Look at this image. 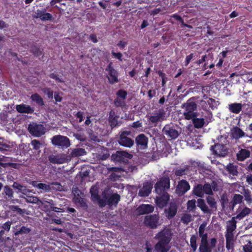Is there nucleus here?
Segmentation results:
<instances>
[{"label": "nucleus", "instance_id": "nucleus-1", "mask_svg": "<svg viewBox=\"0 0 252 252\" xmlns=\"http://www.w3.org/2000/svg\"><path fill=\"white\" fill-rule=\"evenodd\" d=\"M172 233L169 229H164L158 232L155 236V239L158 241L154 246L156 252H168L171 246L169 244L171 241Z\"/></svg>", "mask_w": 252, "mask_h": 252}, {"label": "nucleus", "instance_id": "nucleus-2", "mask_svg": "<svg viewBox=\"0 0 252 252\" xmlns=\"http://www.w3.org/2000/svg\"><path fill=\"white\" fill-rule=\"evenodd\" d=\"M196 99L195 97H191L182 105V108L184 109L183 115L187 120H190L199 115L196 111L197 107Z\"/></svg>", "mask_w": 252, "mask_h": 252}, {"label": "nucleus", "instance_id": "nucleus-3", "mask_svg": "<svg viewBox=\"0 0 252 252\" xmlns=\"http://www.w3.org/2000/svg\"><path fill=\"white\" fill-rule=\"evenodd\" d=\"M170 187V179L168 176H163L155 185V191L157 194L167 192Z\"/></svg>", "mask_w": 252, "mask_h": 252}, {"label": "nucleus", "instance_id": "nucleus-4", "mask_svg": "<svg viewBox=\"0 0 252 252\" xmlns=\"http://www.w3.org/2000/svg\"><path fill=\"white\" fill-rule=\"evenodd\" d=\"M105 71L107 72L106 76L108 82L110 84H114L119 82V72L114 68L113 63L110 62L105 69Z\"/></svg>", "mask_w": 252, "mask_h": 252}, {"label": "nucleus", "instance_id": "nucleus-5", "mask_svg": "<svg viewBox=\"0 0 252 252\" xmlns=\"http://www.w3.org/2000/svg\"><path fill=\"white\" fill-rule=\"evenodd\" d=\"M223 138L222 135H220L218 137V139L220 142V139ZM214 154L218 155L220 157H225L228 154V148L226 146V143H218L211 147Z\"/></svg>", "mask_w": 252, "mask_h": 252}, {"label": "nucleus", "instance_id": "nucleus-6", "mask_svg": "<svg viewBox=\"0 0 252 252\" xmlns=\"http://www.w3.org/2000/svg\"><path fill=\"white\" fill-rule=\"evenodd\" d=\"M51 143L55 146L61 148H67L70 145L69 139L64 136L57 135L51 138Z\"/></svg>", "mask_w": 252, "mask_h": 252}, {"label": "nucleus", "instance_id": "nucleus-7", "mask_svg": "<svg viewBox=\"0 0 252 252\" xmlns=\"http://www.w3.org/2000/svg\"><path fill=\"white\" fill-rule=\"evenodd\" d=\"M119 134L118 142L121 146L130 148L133 145V140L128 137L130 134V131L126 130L120 131Z\"/></svg>", "mask_w": 252, "mask_h": 252}, {"label": "nucleus", "instance_id": "nucleus-8", "mask_svg": "<svg viewBox=\"0 0 252 252\" xmlns=\"http://www.w3.org/2000/svg\"><path fill=\"white\" fill-rule=\"evenodd\" d=\"M159 219L158 214L147 215L144 218V224L151 229H156L158 225Z\"/></svg>", "mask_w": 252, "mask_h": 252}, {"label": "nucleus", "instance_id": "nucleus-9", "mask_svg": "<svg viewBox=\"0 0 252 252\" xmlns=\"http://www.w3.org/2000/svg\"><path fill=\"white\" fill-rule=\"evenodd\" d=\"M49 161L53 164H63L68 162L70 160L69 156L65 154H58L56 155H51L48 157Z\"/></svg>", "mask_w": 252, "mask_h": 252}, {"label": "nucleus", "instance_id": "nucleus-10", "mask_svg": "<svg viewBox=\"0 0 252 252\" xmlns=\"http://www.w3.org/2000/svg\"><path fill=\"white\" fill-rule=\"evenodd\" d=\"M29 132L34 137H40L45 133V128L41 124H30L28 127Z\"/></svg>", "mask_w": 252, "mask_h": 252}, {"label": "nucleus", "instance_id": "nucleus-11", "mask_svg": "<svg viewBox=\"0 0 252 252\" xmlns=\"http://www.w3.org/2000/svg\"><path fill=\"white\" fill-rule=\"evenodd\" d=\"M162 131L167 137L171 139H176L180 133V132L177 130L174 126L171 124L166 125L163 127Z\"/></svg>", "mask_w": 252, "mask_h": 252}, {"label": "nucleus", "instance_id": "nucleus-12", "mask_svg": "<svg viewBox=\"0 0 252 252\" xmlns=\"http://www.w3.org/2000/svg\"><path fill=\"white\" fill-rule=\"evenodd\" d=\"M206 226V223H202L199 227L198 234L199 237L201 238V242L199 244L201 250L203 249V247L204 250H206L207 247L208 234L205 232Z\"/></svg>", "mask_w": 252, "mask_h": 252}, {"label": "nucleus", "instance_id": "nucleus-13", "mask_svg": "<svg viewBox=\"0 0 252 252\" xmlns=\"http://www.w3.org/2000/svg\"><path fill=\"white\" fill-rule=\"evenodd\" d=\"M132 155L126 151H118L115 154H112L111 158L115 161L120 162H125L127 159H131Z\"/></svg>", "mask_w": 252, "mask_h": 252}, {"label": "nucleus", "instance_id": "nucleus-14", "mask_svg": "<svg viewBox=\"0 0 252 252\" xmlns=\"http://www.w3.org/2000/svg\"><path fill=\"white\" fill-rule=\"evenodd\" d=\"M158 194V196L155 199V202L158 207L162 208L167 205L170 199V195L167 192Z\"/></svg>", "mask_w": 252, "mask_h": 252}, {"label": "nucleus", "instance_id": "nucleus-15", "mask_svg": "<svg viewBox=\"0 0 252 252\" xmlns=\"http://www.w3.org/2000/svg\"><path fill=\"white\" fill-rule=\"evenodd\" d=\"M190 189V185L186 180H182L179 182L176 187V192L179 195H183Z\"/></svg>", "mask_w": 252, "mask_h": 252}, {"label": "nucleus", "instance_id": "nucleus-16", "mask_svg": "<svg viewBox=\"0 0 252 252\" xmlns=\"http://www.w3.org/2000/svg\"><path fill=\"white\" fill-rule=\"evenodd\" d=\"M46 11V9H43L42 10L37 9L35 13L34 18H39L42 21L51 20L53 16L50 13H47Z\"/></svg>", "mask_w": 252, "mask_h": 252}, {"label": "nucleus", "instance_id": "nucleus-17", "mask_svg": "<svg viewBox=\"0 0 252 252\" xmlns=\"http://www.w3.org/2000/svg\"><path fill=\"white\" fill-rule=\"evenodd\" d=\"M137 146L141 149H145L148 147V138L144 134H140L135 138Z\"/></svg>", "mask_w": 252, "mask_h": 252}, {"label": "nucleus", "instance_id": "nucleus-18", "mask_svg": "<svg viewBox=\"0 0 252 252\" xmlns=\"http://www.w3.org/2000/svg\"><path fill=\"white\" fill-rule=\"evenodd\" d=\"M13 234L14 236H19L28 234L31 231V229L21 224L16 225L12 226Z\"/></svg>", "mask_w": 252, "mask_h": 252}, {"label": "nucleus", "instance_id": "nucleus-19", "mask_svg": "<svg viewBox=\"0 0 252 252\" xmlns=\"http://www.w3.org/2000/svg\"><path fill=\"white\" fill-rule=\"evenodd\" d=\"M153 186V184L151 182L144 183L142 188L139 190L138 195L142 197L149 196L151 192Z\"/></svg>", "mask_w": 252, "mask_h": 252}, {"label": "nucleus", "instance_id": "nucleus-20", "mask_svg": "<svg viewBox=\"0 0 252 252\" xmlns=\"http://www.w3.org/2000/svg\"><path fill=\"white\" fill-rule=\"evenodd\" d=\"M103 198L107 199V205L109 206L113 205L117 206L121 199L120 195L117 193H113L109 196L105 194L103 196Z\"/></svg>", "mask_w": 252, "mask_h": 252}, {"label": "nucleus", "instance_id": "nucleus-21", "mask_svg": "<svg viewBox=\"0 0 252 252\" xmlns=\"http://www.w3.org/2000/svg\"><path fill=\"white\" fill-rule=\"evenodd\" d=\"M119 116L117 115L116 112L114 110H111L109 114L108 122L112 128L119 126Z\"/></svg>", "mask_w": 252, "mask_h": 252}, {"label": "nucleus", "instance_id": "nucleus-22", "mask_svg": "<svg viewBox=\"0 0 252 252\" xmlns=\"http://www.w3.org/2000/svg\"><path fill=\"white\" fill-rule=\"evenodd\" d=\"M15 108L19 113L32 114L34 111L33 107L24 103L16 105Z\"/></svg>", "mask_w": 252, "mask_h": 252}, {"label": "nucleus", "instance_id": "nucleus-23", "mask_svg": "<svg viewBox=\"0 0 252 252\" xmlns=\"http://www.w3.org/2000/svg\"><path fill=\"white\" fill-rule=\"evenodd\" d=\"M137 211L140 215L148 214L154 210V207L151 204H142L137 208Z\"/></svg>", "mask_w": 252, "mask_h": 252}, {"label": "nucleus", "instance_id": "nucleus-24", "mask_svg": "<svg viewBox=\"0 0 252 252\" xmlns=\"http://www.w3.org/2000/svg\"><path fill=\"white\" fill-rule=\"evenodd\" d=\"M177 209L178 207L176 204L174 202H171L169 207L168 209H165L164 210L166 216L168 219L173 218L177 213Z\"/></svg>", "mask_w": 252, "mask_h": 252}, {"label": "nucleus", "instance_id": "nucleus-25", "mask_svg": "<svg viewBox=\"0 0 252 252\" xmlns=\"http://www.w3.org/2000/svg\"><path fill=\"white\" fill-rule=\"evenodd\" d=\"M252 212L251 209L248 207L245 206L242 209L240 210V207L237 209V215L235 216L237 220H241L245 217L251 214Z\"/></svg>", "mask_w": 252, "mask_h": 252}, {"label": "nucleus", "instance_id": "nucleus-26", "mask_svg": "<svg viewBox=\"0 0 252 252\" xmlns=\"http://www.w3.org/2000/svg\"><path fill=\"white\" fill-rule=\"evenodd\" d=\"M165 113L163 110H159L154 113V115L150 116L149 120L152 123H157L160 121V119L164 117Z\"/></svg>", "mask_w": 252, "mask_h": 252}, {"label": "nucleus", "instance_id": "nucleus-27", "mask_svg": "<svg viewBox=\"0 0 252 252\" xmlns=\"http://www.w3.org/2000/svg\"><path fill=\"white\" fill-rule=\"evenodd\" d=\"M197 205L204 213H212V210L208 208V206L206 205L205 202V200L203 199H198L197 200Z\"/></svg>", "mask_w": 252, "mask_h": 252}, {"label": "nucleus", "instance_id": "nucleus-28", "mask_svg": "<svg viewBox=\"0 0 252 252\" xmlns=\"http://www.w3.org/2000/svg\"><path fill=\"white\" fill-rule=\"evenodd\" d=\"M250 156V151L245 149H241L237 154V158L239 161H243Z\"/></svg>", "mask_w": 252, "mask_h": 252}, {"label": "nucleus", "instance_id": "nucleus-29", "mask_svg": "<svg viewBox=\"0 0 252 252\" xmlns=\"http://www.w3.org/2000/svg\"><path fill=\"white\" fill-rule=\"evenodd\" d=\"M217 244V239L215 238H212L210 240V244L209 243L208 240L207 239V247L206 250H204V248L201 250L200 246L199 247L198 251L199 252H212V249L216 247Z\"/></svg>", "mask_w": 252, "mask_h": 252}, {"label": "nucleus", "instance_id": "nucleus-30", "mask_svg": "<svg viewBox=\"0 0 252 252\" xmlns=\"http://www.w3.org/2000/svg\"><path fill=\"white\" fill-rule=\"evenodd\" d=\"M236 218L235 217H233L232 219L227 221L226 226V231L230 232H233L236 229L237 227V221L236 220Z\"/></svg>", "mask_w": 252, "mask_h": 252}, {"label": "nucleus", "instance_id": "nucleus-31", "mask_svg": "<svg viewBox=\"0 0 252 252\" xmlns=\"http://www.w3.org/2000/svg\"><path fill=\"white\" fill-rule=\"evenodd\" d=\"M2 194L5 199L9 200L13 197V191L8 186L4 187Z\"/></svg>", "mask_w": 252, "mask_h": 252}, {"label": "nucleus", "instance_id": "nucleus-32", "mask_svg": "<svg viewBox=\"0 0 252 252\" xmlns=\"http://www.w3.org/2000/svg\"><path fill=\"white\" fill-rule=\"evenodd\" d=\"M192 193L197 197H202L204 196L202 185L197 184L193 188Z\"/></svg>", "mask_w": 252, "mask_h": 252}, {"label": "nucleus", "instance_id": "nucleus-33", "mask_svg": "<svg viewBox=\"0 0 252 252\" xmlns=\"http://www.w3.org/2000/svg\"><path fill=\"white\" fill-rule=\"evenodd\" d=\"M242 105L241 103H234L229 105V110L232 113L238 114L242 110Z\"/></svg>", "mask_w": 252, "mask_h": 252}, {"label": "nucleus", "instance_id": "nucleus-34", "mask_svg": "<svg viewBox=\"0 0 252 252\" xmlns=\"http://www.w3.org/2000/svg\"><path fill=\"white\" fill-rule=\"evenodd\" d=\"M192 121V123L195 128H202L205 124V119L204 118H198L194 117V118L191 119Z\"/></svg>", "mask_w": 252, "mask_h": 252}, {"label": "nucleus", "instance_id": "nucleus-35", "mask_svg": "<svg viewBox=\"0 0 252 252\" xmlns=\"http://www.w3.org/2000/svg\"><path fill=\"white\" fill-rule=\"evenodd\" d=\"M32 101L35 102L37 105L42 106L44 105V102L41 96L37 93L32 94L31 96Z\"/></svg>", "mask_w": 252, "mask_h": 252}, {"label": "nucleus", "instance_id": "nucleus-36", "mask_svg": "<svg viewBox=\"0 0 252 252\" xmlns=\"http://www.w3.org/2000/svg\"><path fill=\"white\" fill-rule=\"evenodd\" d=\"M243 199V196L241 194H234L233 198L231 201L230 202V203L231 204L232 206V208L233 209V208L236 205L238 204H240L242 202Z\"/></svg>", "mask_w": 252, "mask_h": 252}, {"label": "nucleus", "instance_id": "nucleus-37", "mask_svg": "<svg viewBox=\"0 0 252 252\" xmlns=\"http://www.w3.org/2000/svg\"><path fill=\"white\" fill-rule=\"evenodd\" d=\"M86 152L85 149L82 148L74 149L70 153L71 157H77L85 155Z\"/></svg>", "mask_w": 252, "mask_h": 252}, {"label": "nucleus", "instance_id": "nucleus-38", "mask_svg": "<svg viewBox=\"0 0 252 252\" xmlns=\"http://www.w3.org/2000/svg\"><path fill=\"white\" fill-rule=\"evenodd\" d=\"M237 167V166L234 165L232 163H229L226 166V169L230 174L233 176H237L238 173Z\"/></svg>", "mask_w": 252, "mask_h": 252}, {"label": "nucleus", "instance_id": "nucleus-39", "mask_svg": "<svg viewBox=\"0 0 252 252\" xmlns=\"http://www.w3.org/2000/svg\"><path fill=\"white\" fill-rule=\"evenodd\" d=\"M90 193L92 197V200L93 202H95L96 198H98L100 196L98 194V189L95 186H92L90 189Z\"/></svg>", "mask_w": 252, "mask_h": 252}, {"label": "nucleus", "instance_id": "nucleus-40", "mask_svg": "<svg viewBox=\"0 0 252 252\" xmlns=\"http://www.w3.org/2000/svg\"><path fill=\"white\" fill-rule=\"evenodd\" d=\"M189 170V166L186 165L183 168L177 169L175 171V175L176 176H182L187 174L188 171Z\"/></svg>", "mask_w": 252, "mask_h": 252}, {"label": "nucleus", "instance_id": "nucleus-41", "mask_svg": "<svg viewBox=\"0 0 252 252\" xmlns=\"http://www.w3.org/2000/svg\"><path fill=\"white\" fill-rule=\"evenodd\" d=\"M197 235H192L190 237V246L191 248V251L193 252H195L197 248Z\"/></svg>", "mask_w": 252, "mask_h": 252}, {"label": "nucleus", "instance_id": "nucleus-42", "mask_svg": "<svg viewBox=\"0 0 252 252\" xmlns=\"http://www.w3.org/2000/svg\"><path fill=\"white\" fill-rule=\"evenodd\" d=\"M233 137L240 138L244 136V132L239 127L236 126L234 128L232 132Z\"/></svg>", "mask_w": 252, "mask_h": 252}, {"label": "nucleus", "instance_id": "nucleus-43", "mask_svg": "<svg viewBox=\"0 0 252 252\" xmlns=\"http://www.w3.org/2000/svg\"><path fill=\"white\" fill-rule=\"evenodd\" d=\"M244 196L248 204H251L252 203V195L251 191L249 189H244Z\"/></svg>", "mask_w": 252, "mask_h": 252}, {"label": "nucleus", "instance_id": "nucleus-44", "mask_svg": "<svg viewBox=\"0 0 252 252\" xmlns=\"http://www.w3.org/2000/svg\"><path fill=\"white\" fill-rule=\"evenodd\" d=\"M202 189L204 194H206L210 195L213 194L212 187L209 183H206L204 185H202Z\"/></svg>", "mask_w": 252, "mask_h": 252}, {"label": "nucleus", "instance_id": "nucleus-45", "mask_svg": "<svg viewBox=\"0 0 252 252\" xmlns=\"http://www.w3.org/2000/svg\"><path fill=\"white\" fill-rule=\"evenodd\" d=\"M217 102H218L216 101L215 99L212 98H209L207 101V104L209 105L210 107L213 110L217 108L218 106ZM201 103H204L205 104H206V102L204 100H201Z\"/></svg>", "mask_w": 252, "mask_h": 252}, {"label": "nucleus", "instance_id": "nucleus-46", "mask_svg": "<svg viewBox=\"0 0 252 252\" xmlns=\"http://www.w3.org/2000/svg\"><path fill=\"white\" fill-rule=\"evenodd\" d=\"M206 201L211 209H217V202L214 197L208 196L206 197Z\"/></svg>", "mask_w": 252, "mask_h": 252}, {"label": "nucleus", "instance_id": "nucleus-47", "mask_svg": "<svg viewBox=\"0 0 252 252\" xmlns=\"http://www.w3.org/2000/svg\"><path fill=\"white\" fill-rule=\"evenodd\" d=\"M31 144L33 150L38 152L40 151L39 149H40L42 144L39 140L33 139L31 141Z\"/></svg>", "mask_w": 252, "mask_h": 252}, {"label": "nucleus", "instance_id": "nucleus-48", "mask_svg": "<svg viewBox=\"0 0 252 252\" xmlns=\"http://www.w3.org/2000/svg\"><path fill=\"white\" fill-rule=\"evenodd\" d=\"M196 201L195 199L189 200L187 202V209L189 212H194L196 209Z\"/></svg>", "mask_w": 252, "mask_h": 252}, {"label": "nucleus", "instance_id": "nucleus-49", "mask_svg": "<svg viewBox=\"0 0 252 252\" xmlns=\"http://www.w3.org/2000/svg\"><path fill=\"white\" fill-rule=\"evenodd\" d=\"M31 52L36 57H39L42 54V51L35 45L31 47Z\"/></svg>", "mask_w": 252, "mask_h": 252}, {"label": "nucleus", "instance_id": "nucleus-50", "mask_svg": "<svg viewBox=\"0 0 252 252\" xmlns=\"http://www.w3.org/2000/svg\"><path fill=\"white\" fill-rule=\"evenodd\" d=\"M25 198L27 202L33 204L38 203L40 201L38 197L36 196H27Z\"/></svg>", "mask_w": 252, "mask_h": 252}, {"label": "nucleus", "instance_id": "nucleus-51", "mask_svg": "<svg viewBox=\"0 0 252 252\" xmlns=\"http://www.w3.org/2000/svg\"><path fill=\"white\" fill-rule=\"evenodd\" d=\"M114 104L116 107H124L126 106L125 100L117 97L114 100Z\"/></svg>", "mask_w": 252, "mask_h": 252}, {"label": "nucleus", "instance_id": "nucleus-52", "mask_svg": "<svg viewBox=\"0 0 252 252\" xmlns=\"http://www.w3.org/2000/svg\"><path fill=\"white\" fill-rule=\"evenodd\" d=\"M4 245L8 248H13L14 247L13 239H11L9 237H7L5 241L2 242Z\"/></svg>", "mask_w": 252, "mask_h": 252}, {"label": "nucleus", "instance_id": "nucleus-53", "mask_svg": "<svg viewBox=\"0 0 252 252\" xmlns=\"http://www.w3.org/2000/svg\"><path fill=\"white\" fill-rule=\"evenodd\" d=\"M127 93L124 90H119L116 93V95L118 98H121L123 100H125L126 98Z\"/></svg>", "mask_w": 252, "mask_h": 252}, {"label": "nucleus", "instance_id": "nucleus-54", "mask_svg": "<svg viewBox=\"0 0 252 252\" xmlns=\"http://www.w3.org/2000/svg\"><path fill=\"white\" fill-rule=\"evenodd\" d=\"M94 202H97L100 207H105L107 204V199L105 198H101L100 196L98 197V198H96Z\"/></svg>", "mask_w": 252, "mask_h": 252}, {"label": "nucleus", "instance_id": "nucleus-55", "mask_svg": "<svg viewBox=\"0 0 252 252\" xmlns=\"http://www.w3.org/2000/svg\"><path fill=\"white\" fill-rule=\"evenodd\" d=\"M36 187L40 189L44 190L45 191H50L51 190V187L50 185H47L44 183H39Z\"/></svg>", "mask_w": 252, "mask_h": 252}, {"label": "nucleus", "instance_id": "nucleus-56", "mask_svg": "<svg viewBox=\"0 0 252 252\" xmlns=\"http://www.w3.org/2000/svg\"><path fill=\"white\" fill-rule=\"evenodd\" d=\"M243 250L244 252H252V242L248 241V243L243 246Z\"/></svg>", "mask_w": 252, "mask_h": 252}, {"label": "nucleus", "instance_id": "nucleus-57", "mask_svg": "<svg viewBox=\"0 0 252 252\" xmlns=\"http://www.w3.org/2000/svg\"><path fill=\"white\" fill-rule=\"evenodd\" d=\"M51 189H55L57 190H61L62 186L61 184L57 182H53L50 183Z\"/></svg>", "mask_w": 252, "mask_h": 252}, {"label": "nucleus", "instance_id": "nucleus-58", "mask_svg": "<svg viewBox=\"0 0 252 252\" xmlns=\"http://www.w3.org/2000/svg\"><path fill=\"white\" fill-rule=\"evenodd\" d=\"M121 178V175L117 173L111 172L109 176V179L112 181H116Z\"/></svg>", "mask_w": 252, "mask_h": 252}, {"label": "nucleus", "instance_id": "nucleus-59", "mask_svg": "<svg viewBox=\"0 0 252 252\" xmlns=\"http://www.w3.org/2000/svg\"><path fill=\"white\" fill-rule=\"evenodd\" d=\"M12 222L10 221H7L4 223L1 226V229H3L6 232H8L11 228Z\"/></svg>", "mask_w": 252, "mask_h": 252}, {"label": "nucleus", "instance_id": "nucleus-60", "mask_svg": "<svg viewBox=\"0 0 252 252\" xmlns=\"http://www.w3.org/2000/svg\"><path fill=\"white\" fill-rule=\"evenodd\" d=\"M42 91L43 93L47 95L49 98L52 99L53 98L54 92L53 91L51 90L50 88H46L43 89Z\"/></svg>", "mask_w": 252, "mask_h": 252}, {"label": "nucleus", "instance_id": "nucleus-61", "mask_svg": "<svg viewBox=\"0 0 252 252\" xmlns=\"http://www.w3.org/2000/svg\"><path fill=\"white\" fill-rule=\"evenodd\" d=\"M108 171L110 172H114L117 173H121L123 171V169L121 167H112L108 168Z\"/></svg>", "mask_w": 252, "mask_h": 252}, {"label": "nucleus", "instance_id": "nucleus-62", "mask_svg": "<svg viewBox=\"0 0 252 252\" xmlns=\"http://www.w3.org/2000/svg\"><path fill=\"white\" fill-rule=\"evenodd\" d=\"M0 165L4 168L8 166L16 168V164L12 162H3L2 161L0 160Z\"/></svg>", "mask_w": 252, "mask_h": 252}, {"label": "nucleus", "instance_id": "nucleus-63", "mask_svg": "<svg viewBox=\"0 0 252 252\" xmlns=\"http://www.w3.org/2000/svg\"><path fill=\"white\" fill-rule=\"evenodd\" d=\"M234 241H226V248L228 251H234Z\"/></svg>", "mask_w": 252, "mask_h": 252}, {"label": "nucleus", "instance_id": "nucleus-64", "mask_svg": "<svg viewBox=\"0 0 252 252\" xmlns=\"http://www.w3.org/2000/svg\"><path fill=\"white\" fill-rule=\"evenodd\" d=\"M193 57L194 53H190L189 55L186 57L184 64L185 66H187L189 65L191 60L193 59Z\"/></svg>", "mask_w": 252, "mask_h": 252}]
</instances>
